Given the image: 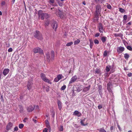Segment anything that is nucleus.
I'll return each instance as SVG.
<instances>
[{
    "label": "nucleus",
    "instance_id": "obj_1",
    "mask_svg": "<svg viewBox=\"0 0 132 132\" xmlns=\"http://www.w3.org/2000/svg\"><path fill=\"white\" fill-rule=\"evenodd\" d=\"M54 54L53 51H51L50 54L48 53L46 54V57L48 61H50V59L53 60L54 59Z\"/></svg>",
    "mask_w": 132,
    "mask_h": 132
},
{
    "label": "nucleus",
    "instance_id": "obj_2",
    "mask_svg": "<svg viewBox=\"0 0 132 132\" xmlns=\"http://www.w3.org/2000/svg\"><path fill=\"white\" fill-rule=\"evenodd\" d=\"M34 36L35 38L40 40L42 39V34L39 31H36L34 33Z\"/></svg>",
    "mask_w": 132,
    "mask_h": 132
},
{
    "label": "nucleus",
    "instance_id": "obj_3",
    "mask_svg": "<svg viewBox=\"0 0 132 132\" xmlns=\"http://www.w3.org/2000/svg\"><path fill=\"white\" fill-rule=\"evenodd\" d=\"M32 79L31 78L28 81L27 84V88L29 90H32L34 88L32 86Z\"/></svg>",
    "mask_w": 132,
    "mask_h": 132
},
{
    "label": "nucleus",
    "instance_id": "obj_4",
    "mask_svg": "<svg viewBox=\"0 0 132 132\" xmlns=\"http://www.w3.org/2000/svg\"><path fill=\"white\" fill-rule=\"evenodd\" d=\"M41 77L42 80L45 81L47 82L50 84H51L52 83L46 77L45 75L44 74L42 73L41 74Z\"/></svg>",
    "mask_w": 132,
    "mask_h": 132
},
{
    "label": "nucleus",
    "instance_id": "obj_5",
    "mask_svg": "<svg viewBox=\"0 0 132 132\" xmlns=\"http://www.w3.org/2000/svg\"><path fill=\"white\" fill-rule=\"evenodd\" d=\"M56 13L57 15H59V16L61 19H63L65 17V15L63 13L59 10H57Z\"/></svg>",
    "mask_w": 132,
    "mask_h": 132
},
{
    "label": "nucleus",
    "instance_id": "obj_6",
    "mask_svg": "<svg viewBox=\"0 0 132 132\" xmlns=\"http://www.w3.org/2000/svg\"><path fill=\"white\" fill-rule=\"evenodd\" d=\"M96 12L97 16H98L101 11V6L100 5H97L96 6Z\"/></svg>",
    "mask_w": 132,
    "mask_h": 132
},
{
    "label": "nucleus",
    "instance_id": "obj_7",
    "mask_svg": "<svg viewBox=\"0 0 132 132\" xmlns=\"http://www.w3.org/2000/svg\"><path fill=\"white\" fill-rule=\"evenodd\" d=\"M33 51L35 53H39L41 54L43 53V51L42 50L41 48L39 47L34 48L33 50Z\"/></svg>",
    "mask_w": 132,
    "mask_h": 132
},
{
    "label": "nucleus",
    "instance_id": "obj_8",
    "mask_svg": "<svg viewBox=\"0 0 132 132\" xmlns=\"http://www.w3.org/2000/svg\"><path fill=\"white\" fill-rule=\"evenodd\" d=\"M52 25L53 28L54 29V31H56L57 27V24L56 21H53Z\"/></svg>",
    "mask_w": 132,
    "mask_h": 132
},
{
    "label": "nucleus",
    "instance_id": "obj_9",
    "mask_svg": "<svg viewBox=\"0 0 132 132\" xmlns=\"http://www.w3.org/2000/svg\"><path fill=\"white\" fill-rule=\"evenodd\" d=\"M98 28L99 32L101 33H103V27L102 24L100 23L98 24Z\"/></svg>",
    "mask_w": 132,
    "mask_h": 132
},
{
    "label": "nucleus",
    "instance_id": "obj_10",
    "mask_svg": "<svg viewBox=\"0 0 132 132\" xmlns=\"http://www.w3.org/2000/svg\"><path fill=\"white\" fill-rule=\"evenodd\" d=\"M124 47L120 46L117 48V51L119 53H122L124 50Z\"/></svg>",
    "mask_w": 132,
    "mask_h": 132
},
{
    "label": "nucleus",
    "instance_id": "obj_11",
    "mask_svg": "<svg viewBox=\"0 0 132 132\" xmlns=\"http://www.w3.org/2000/svg\"><path fill=\"white\" fill-rule=\"evenodd\" d=\"M77 76H75L73 77L71 79L69 82V84H71L73 82H75L77 79Z\"/></svg>",
    "mask_w": 132,
    "mask_h": 132
},
{
    "label": "nucleus",
    "instance_id": "obj_12",
    "mask_svg": "<svg viewBox=\"0 0 132 132\" xmlns=\"http://www.w3.org/2000/svg\"><path fill=\"white\" fill-rule=\"evenodd\" d=\"M45 13L42 12V11H39L38 13V15L39 17H41V19L42 20H43L44 18V15H42V14H44Z\"/></svg>",
    "mask_w": 132,
    "mask_h": 132
},
{
    "label": "nucleus",
    "instance_id": "obj_13",
    "mask_svg": "<svg viewBox=\"0 0 132 132\" xmlns=\"http://www.w3.org/2000/svg\"><path fill=\"white\" fill-rule=\"evenodd\" d=\"M10 71L9 69L6 68L4 70L3 73L4 76H6L9 72Z\"/></svg>",
    "mask_w": 132,
    "mask_h": 132
},
{
    "label": "nucleus",
    "instance_id": "obj_14",
    "mask_svg": "<svg viewBox=\"0 0 132 132\" xmlns=\"http://www.w3.org/2000/svg\"><path fill=\"white\" fill-rule=\"evenodd\" d=\"M73 114L75 116H77L78 117H80L81 115V113L79 112L78 111H75L73 113Z\"/></svg>",
    "mask_w": 132,
    "mask_h": 132
},
{
    "label": "nucleus",
    "instance_id": "obj_15",
    "mask_svg": "<svg viewBox=\"0 0 132 132\" xmlns=\"http://www.w3.org/2000/svg\"><path fill=\"white\" fill-rule=\"evenodd\" d=\"M34 109V106L32 105L30 106L27 108V111L29 112H31Z\"/></svg>",
    "mask_w": 132,
    "mask_h": 132
},
{
    "label": "nucleus",
    "instance_id": "obj_16",
    "mask_svg": "<svg viewBox=\"0 0 132 132\" xmlns=\"http://www.w3.org/2000/svg\"><path fill=\"white\" fill-rule=\"evenodd\" d=\"M85 119L86 118H84V119L81 120L80 123L82 125L85 126L88 124V123L85 121Z\"/></svg>",
    "mask_w": 132,
    "mask_h": 132
},
{
    "label": "nucleus",
    "instance_id": "obj_17",
    "mask_svg": "<svg viewBox=\"0 0 132 132\" xmlns=\"http://www.w3.org/2000/svg\"><path fill=\"white\" fill-rule=\"evenodd\" d=\"M12 126V124L11 122H9L7 125L6 129L7 130L10 129Z\"/></svg>",
    "mask_w": 132,
    "mask_h": 132
},
{
    "label": "nucleus",
    "instance_id": "obj_18",
    "mask_svg": "<svg viewBox=\"0 0 132 132\" xmlns=\"http://www.w3.org/2000/svg\"><path fill=\"white\" fill-rule=\"evenodd\" d=\"M57 104L58 106V108L60 110H61L62 108V103L59 100L57 101Z\"/></svg>",
    "mask_w": 132,
    "mask_h": 132
},
{
    "label": "nucleus",
    "instance_id": "obj_19",
    "mask_svg": "<svg viewBox=\"0 0 132 132\" xmlns=\"http://www.w3.org/2000/svg\"><path fill=\"white\" fill-rule=\"evenodd\" d=\"M50 4L52 5L56 6L57 5L56 4L54 3V0H49Z\"/></svg>",
    "mask_w": 132,
    "mask_h": 132
},
{
    "label": "nucleus",
    "instance_id": "obj_20",
    "mask_svg": "<svg viewBox=\"0 0 132 132\" xmlns=\"http://www.w3.org/2000/svg\"><path fill=\"white\" fill-rule=\"evenodd\" d=\"M109 53V51H107L105 50L104 52V53L103 54V56L104 57H106L108 55V54Z\"/></svg>",
    "mask_w": 132,
    "mask_h": 132
},
{
    "label": "nucleus",
    "instance_id": "obj_21",
    "mask_svg": "<svg viewBox=\"0 0 132 132\" xmlns=\"http://www.w3.org/2000/svg\"><path fill=\"white\" fill-rule=\"evenodd\" d=\"M90 87V86L89 85L88 87H85L83 89V92H86L89 90Z\"/></svg>",
    "mask_w": 132,
    "mask_h": 132
},
{
    "label": "nucleus",
    "instance_id": "obj_22",
    "mask_svg": "<svg viewBox=\"0 0 132 132\" xmlns=\"http://www.w3.org/2000/svg\"><path fill=\"white\" fill-rule=\"evenodd\" d=\"M89 41L90 42L89 45L90 48H92L93 44V42L92 41V40L91 39L89 40Z\"/></svg>",
    "mask_w": 132,
    "mask_h": 132
},
{
    "label": "nucleus",
    "instance_id": "obj_23",
    "mask_svg": "<svg viewBox=\"0 0 132 132\" xmlns=\"http://www.w3.org/2000/svg\"><path fill=\"white\" fill-rule=\"evenodd\" d=\"M98 130L100 132H106V131L103 128H101L98 129Z\"/></svg>",
    "mask_w": 132,
    "mask_h": 132
},
{
    "label": "nucleus",
    "instance_id": "obj_24",
    "mask_svg": "<svg viewBox=\"0 0 132 132\" xmlns=\"http://www.w3.org/2000/svg\"><path fill=\"white\" fill-rule=\"evenodd\" d=\"M124 57L125 59H127L129 57V55L127 53L125 54H124Z\"/></svg>",
    "mask_w": 132,
    "mask_h": 132
},
{
    "label": "nucleus",
    "instance_id": "obj_25",
    "mask_svg": "<svg viewBox=\"0 0 132 132\" xmlns=\"http://www.w3.org/2000/svg\"><path fill=\"white\" fill-rule=\"evenodd\" d=\"M80 42V40L79 39H78L74 42V44L75 45L77 44L78 43H79Z\"/></svg>",
    "mask_w": 132,
    "mask_h": 132
},
{
    "label": "nucleus",
    "instance_id": "obj_26",
    "mask_svg": "<svg viewBox=\"0 0 132 132\" xmlns=\"http://www.w3.org/2000/svg\"><path fill=\"white\" fill-rule=\"evenodd\" d=\"M107 38L106 37H103L101 38V40L103 43L106 40Z\"/></svg>",
    "mask_w": 132,
    "mask_h": 132
},
{
    "label": "nucleus",
    "instance_id": "obj_27",
    "mask_svg": "<svg viewBox=\"0 0 132 132\" xmlns=\"http://www.w3.org/2000/svg\"><path fill=\"white\" fill-rule=\"evenodd\" d=\"M110 65H108L106 67V70L107 72H108L110 70Z\"/></svg>",
    "mask_w": 132,
    "mask_h": 132
},
{
    "label": "nucleus",
    "instance_id": "obj_28",
    "mask_svg": "<svg viewBox=\"0 0 132 132\" xmlns=\"http://www.w3.org/2000/svg\"><path fill=\"white\" fill-rule=\"evenodd\" d=\"M110 70H111V71L112 72H113V71H114L113 70H114V68L113 66V65L110 66Z\"/></svg>",
    "mask_w": 132,
    "mask_h": 132
},
{
    "label": "nucleus",
    "instance_id": "obj_29",
    "mask_svg": "<svg viewBox=\"0 0 132 132\" xmlns=\"http://www.w3.org/2000/svg\"><path fill=\"white\" fill-rule=\"evenodd\" d=\"M42 15H44V18H48L49 17V16L46 13H45L44 14H42Z\"/></svg>",
    "mask_w": 132,
    "mask_h": 132
},
{
    "label": "nucleus",
    "instance_id": "obj_30",
    "mask_svg": "<svg viewBox=\"0 0 132 132\" xmlns=\"http://www.w3.org/2000/svg\"><path fill=\"white\" fill-rule=\"evenodd\" d=\"M82 89V87L80 86L78 87V88L77 89V91L78 92H79L81 91Z\"/></svg>",
    "mask_w": 132,
    "mask_h": 132
},
{
    "label": "nucleus",
    "instance_id": "obj_31",
    "mask_svg": "<svg viewBox=\"0 0 132 132\" xmlns=\"http://www.w3.org/2000/svg\"><path fill=\"white\" fill-rule=\"evenodd\" d=\"M119 11L121 13H123L125 11V10L121 8H120L119 9Z\"/></svg>",
    "mask_w": 132,
    "mask_h": 132
},
{
    "label": "nucleus",
    "instance_id": "obj_32",
    "mask_svg": "<svg viewBox=\"0 0 132 132\" xmlns=\"http://www.w3.org/2000/svg\"><path fill=\"white\" fill-rule=\"evenodd\" d=\"M24 126V125L22 123H20L19 125V127L20 129H22Z\"/></svg>",
    "mask_w": 132,
    "mask_h": 132
},
{
    "label": "nucleus",
    "instance_id": "obj_33",
    "mask_svg": "<svg viewBox=\"0 0 132 132\" xmlns=\"http://www.w3.org/2000/svg\"><path fill=\"white\" fill-rule=\"evenodd\" d=\"M46 125L47 127L49 130L50 131L51 130V128L50 125V124Z\"/></svg>",
    "mask_w": 132,
    "mask_h": 132
},
{
    "label": "nucleus",
    "instance_id": "obj_34",
    "mask_svg": "<svg viewBox=\"0 0 132 132\" xmlns=\"http://www.w3.org/2000/svg\"><path fill=\"white\" fill-rule=\"evenodd\" d=\"M73 44L72 42H70L68 43L67 44L66 46H70L72 45Z\"/></svg>",
    "mask_w": 132,
    "mask_h": 132
},
{
    "label": "nucleus",
    "instance_id": "obj_35",
    "mask_svg": "<svg viewBox=\"0 0 132 132\" xmlns=\"http://www.w3.org/2000/svg\"><path fill=\"white\" fill-rule=\"evenodd\" d=\"M44 88L46 89V91L47 92L48 91L49 89V86H46L44 87Z\"/></svg>",
    "mask_w": 132,
    "mask_h": 132
},
{
    "label": "nucleus",
    "instance_id": "obj_36",
    "mask_svg": "<svg viewBox=\"0 0 132 132\" xmlns=\"http://www.w3.org/2000/svg\"><path fill=\"white\" fill-rule=\"evenodd\" d=\"M127 48L129 50L131 51H132V48L131 46H128L127 47Z\"/></svg>",
    "mask_w": 132,
    "mask_h": 132
},
{
    "label": "nucleus",
    "instance_id": "obj_37",
    "mask_svg": "<svg viewBox=\"0 0 132 132\" xmlns=\"http://www.w3.org/2000/svg\"><path fill=\"white\" fill-rule=\"evenodd\" d=\"M95 1L97 2H99L100 3H102L103 2L104 0H95Z\"/></svg>",
    "mask_w": 132,
    "mask_h": 132
},
{
    "label": "nucleus",
    "instance_id": "obj_38",
    "mask_svg": "<svg viewBox=\"0 0 132 132\" xmlns=\"http://www.w3.org/2000/svg\"><path fill=\"white\" fill-rule=\"evenodd\" d=\"M57 77L59 78V79L60 80L62 78V75H57Z\"/></svg>",
    "mask_w": 132,
    "mask_h": 132
},
{
    "label": "nucleus",
    "instance_id": "obj_39",
    "mask_svg": "<svg viewBox=\"0 0 132 132\" xmlns=\"http://www.w3.org/2000/svg\"><path fill=\"white\" fill-rule=\"evenodd\" d=\"M19 108H20V111L21 112H22L23 111V108H22V106L21 105H19Z\"/></svg>",
    "mask_w": 132,
    "mask_h": 132
},
{
    "label": "nucleus",
    "instance_id": "obj_40",
    "mask_svg": "<svg viewBox=\"0 0 132 132\" xmlns=\"http://www.w3.org/2000/svg\"><path fill=\"white\" fill-rule=\"evenodd\" d=\"M34 108H35L37 110H39V107L38 105H36L34 107Z\"/></svg>",
    "mask_w": 132,
    "mask_h": 132
},
{
    "label": "nucleus",
    "instance_id": "obj_41",
    "mask_svg": "<svg viewBox=\"0 0 132 132\" xmlns=\"http://www.w3.org/2000/svg\"><path fill=\"white\" fill-rule=\"evenodd\" d=\"M110 85L111 83H109L107 84V88L108 89V90H110Z\"/></svg>",
    "mask_w": 132,
    "mask_h": 132
},
{
    "label": "nucleus",
    "instance_id": "obj_42",
    "mask_svg": "<svg viewBox=\"0 0 132 132\" xmlns=\"http://www.w3.org/2000/svg\"><path fill=\"white\" fill-rule=\"evenodd\" d=\"M50 23L49 21L48 20H47L45 23V25L46 26H48Z\"/></svg>",
    "mask_w": 132,
    "mask_h": 132
},
{
    "label": "nucleus",
    "instance_id": "obj_43",
    "mask_svg": "<svg viewBox=\"0 0 132 132\" xmlns=\"http://www.w3.org/2000/svg\"><path fill=\"white\" fill-rule=\"evenodd\" d=\"M57 1L59 5L60 6H62L63 4L60 2L59 0H57Z\"/></svg>",
    "mask_w": 132,
    "mask_h": 132
},
{
    "label": "nucleus",
    "instance_id": "obj_44",
    "mask_svg": "<svg viewBox=\"0 0 132 132\" xmlns=\"http://www.w3.org/2000/svg\"><path fill=\"white\" fill-rule=\"evenodd\" d=\"M63 130V127L62 126H61L59 128V130L60 131H62Z\"/></svg>",
    "mask_w": 132,
    "mask_h": 132
},
{
    "label": "nucleus",
    "instance_id": "obj_45",
    "mask_svg": "<svg viewBox=\"0 0 132 132\" xmlns=\"http://www.w3.org/2000/svg\"><path fill=\"white\" fill-rule=\"evenodd\" d=\"M60 80L59 79V78L57 77H56L54 79V81L55 82H57L58 81Z\"/></svg>",
    "mask_w": 132,
    "mask_h": 132
},
{
    "label": "nucleus",
    "instance_id": "obj_46",
    "mask_svg": "<svg viewBox=\"0 0 132 132\" xmlns=\"http://www.w3.org/2000/svg\"><path fill=\"white\" fill-rule=\"evenodd\" d=\"M66 86L65 85H64L61 88V89L62 90H64L65 88H66Z\"/></svg>",
    "mask_w": 132,
    "mask_h": 132
},
{
    "label": "nucleus",
    "instance_id": "obj_47",
    "mask_svg": "<svg viewBox=\"0 0 132 132\" xmlns=\"http://www.w3.org/2000/svg\"><path fill=\"white\" fill-rule=\"evenodd\" d=\"M94 43L95 44H98L99 43V41L97 39H95L94 41Z\"/></svg>",
    "mask_w": 132,
    "mask_h": 132
},
{
    "label": "nucleus",
    "instance_id": "obj_48",
    "mask_svg": "<svg viewBox=\"0 0 132 132\" xmlns=\"http://www.w3.org/2000/svg\"><path fill=\"white\" fill-rule=\"evenodd\" d=\"M107 8L109 9H111V6L110 4L108 5L107 6Z\"/></svg>",
    "mask_w": 132,
    "mask_h": 132
},
{
    "label": "nucleus",
    "instance_id": "obj_49",
    "mask_svg": "<svg viewBox=\"0 0 132 132\" xmlns=\"http://www.w3.org/2000/svg\"><path fill=\"white\" fill-rule=\"evenodd\" d=\"M127 16L126 15H124L123 17V19L124 20H126L127 19Z\"/></svg>",
    "mask_w": 132,
    "mask_h": 132
},
{
    "label": "nucleus",
    "instance_id": "obj_50",
    "mask_svg": "<svg viewBox=\"0 0 132 132\" xmlns=\"http://www.w3.org/2000/svg\"><path fill=\"white\" fill-rule=\"evenodd\" d=\"M18 128L17 127H15L14 128V131H17L18 130Z\"/></svg>",
    "mask_w": 132,
    "mask_h": 132
},
{
    "label": "nucleus",
    "instance_id": "obj_51",
    "mask_svg": "<svg viewBox=\"0 0 132 132\" xmlns=\"http://www.w3.org/2000/svg\"><path fill=\"white\" fill-rule=\"evenodd\" d=\"M12 49L11 48H10L8 50V52H11L12 51Z\"/></svg>",
    "mask_w": 132,
    "mask_h": 132
},
{
    "label": "nucleus",
    "instance_id": "obj_52",
    "mask_svg": "<svg viewBox=\"0 0 132 132\" xmlns=\"http://www.w3.org/2000/svg\"><path fill=\"white\" fill-rule=\"evenodd\" d=\"M5 2L4 1H3L1 3V5L2 6H3L5 5Z\"/></svg>",
    "mask_w": 132,
    "mask_h": 132
},
{
    "label": "nucleus",
    "instance_id": "obj_53",
    "mask_svg": "<svg viewBox=\"0 0 132 132\" xmlns=\"http://www.w3.org/2000/svg\"><path fill=\"white\" fill-rule=\"evenodd\" d=\"M46 125L49 124V122L48 120H46L45 121Z\"/></svg>",
    "mask_w": 132,
    "mask_h": 132
},
{
    "label": "nucleus",
    "instance_id": "obj_54",
    "mask_svg": "<svg viewBox=\"0 0 132 132\" xmlns=\"http://www.w3.org/2000/svg\"><path fill=\"white\" fill-rule=\"evenodd\" d=\"M100 35V34L99 33H97L95 34V36L96 37H98Z\"/></svg>",
    "mask_w": 132,
    "mask_h": 132
},
{
    "label": "nucleus",
    "instance_id": "obj_55",
    "mask_svg": "<svg viewBox=\"0 0 132 132\" xmlns=\"http://www.w3.org/2000/svg\"><path fill=\"white\" fill-rule=\"evenodd\" d=\"M48 130V129L47 128H45L44 130H43V132H47Z\"/></svg>",
    "mask_w": 132,
    "mask_h": 132
},
{
    "label": "nucleus",
    "instance_id": "obj_56",
    "mask_svg": "<svg viewBox=\"0 0 132 132\" xmlns=\"http://www.w3.org/2000/svg\"><path fill=\"white\" fill-rule=\"evenodd\" d=\"M128 76L129 77H131L132 76V73H129L128 74Z\"/></svg>",
    "mask_w": 132,
    "mask_h": 132
},
{
    "label": "nucleus",
    "instance_id": "obj_57",
    "mask_svg": "<svg viewBox=\"0 0 132 132\" xmlns=\"http://www.w3.org/2000/svg\"><path fill=\"white\" fill-rule=\"evenodd\" d=\"M55 114V112H54V111H53L52 114V117H54V116Z\"/></svg>",
    "mask_w": 132,
    "mask_h": 132
},
{
    "label": "nucleus",
    "instance_id": "obj_58",
    "mask_svg": "<svg viewBox=\"0 0 132 132\" xmlns=\"http://www.w3.org/2000/svg\"><path fill=\"white\" fill-rule=\"evenodd\" d=\"M98 108L99 109H101L102 108V106L101 105H100L98 106Z\"/></svg>",
    "mask_w": 132,
    "mask_h": 132
},
{
    "label": "nucleus",
    "instance_id": "obj_59",
    "mask_svg": "<svg viewBox=\"0 0 132 132\" xmlns=\"http://www.w3.org/2000/svg\"><path fill=\"white\" fill-rule=\"evenodd\" d=\"M95 73H99L100 72V70H96V71H95Z\"/></svg>",
    "mask_w": 132,
    "mask_h": 132
},
{
    "label": "nucleus",
    "instance_id": "obj_60",
    "mask_svg": "<svg viewBox=\"0 0 132 132\" xmlns=\"http://www.w3.org/2000/svg\"><path fill=\"white\" fill-rule=\"evenodd\" d=\"M118 129H119L120 130H121V128H120V126L118 125Z\"/></svg>",
    "mask_w": 132,
    "mask_h": 132
},
{
    "label": "nucleus",
    "instance_id": "obj_61",
    "mask_svg": "<svg viewBox=\"0 0 132 132\" xmlns=\"http://www.w3.org/2000/svg\"><path fill=\"white\" fill-rule=\"evenodd\" d=\"M27 118H25L23 120V122H26V120H27Z\"/></svg>",
    "mask_w": 132,
    "mask_h": 132
},
{
    "label": "nucleus",
    "instance_id": "obj_62",
    "mask_svg": "<svg viewBox=\"0 0 132 132\" xmlns=\"http://www.w3.org/2000/svg\"><path fill=\"white\" fill-rule=\"evenodd\" d=\"M32 120L33 121H34L35 123L37 121L36 120H35L34 119H33Z\"/></svg>",
    "mask_w": 132,
    "mask_h": 132
},
{
    "label": "nucleus",
    "instance_id": "obj_63",
    "mask_svg": "<svg viewBox=\"0 0 132 132\" xmlns=\"http://www.w3.org/2000/svg\"><path fill=\"white\" fill-rule=\"evenodd\" d=\"M113 126H112L110 127V129L111 130H112L113 129Z\"/></svg>",
    "mask_w": 132,
    "mask_h": 132
},
{
    "label": "nucleus",
    "instance_id": "obj_64",
    "mask_svg": "<svg viewBox=\"0 0 132 132\" xmlns=\"http://www.w3.org/2000/svg\"><path fill=\"white\" fill-rule=\"evenodd\" d=\"M131 24V23L130 22H129L127 24H129V25H130Z\"/></svg>",
    "mask_w": 132,
    "mask_h": 132
}]
</instances>
